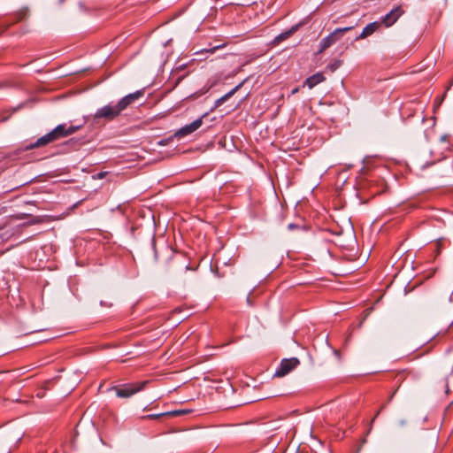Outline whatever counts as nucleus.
I'll return each instance as SVG.
<instances>
[{
  "instance_id": "nucleus-1",
  "label": "nucleus",
  "mask_w": 453,
  "mask_h": 453,
  "mask_svg": "<svg viewBox=\"0 0 453 453\" xmlns=\"http://www.w3.org/2000/svg\"><path fill=\"white\" fill-rule=\"evenodd\" d=\"M143 96V90H137L134 93L128 94L122 97L117 103H110L99 108L94 114V119H105L112 120L119 117L120 113L125 111L130 104H134L136 100Z\"/></svg>"
},
{
  "instance_id": "nucleus-2",
  "label": "nucleus",
  "mask_w": 453,
  "mask_h": 453,
  "mask_svg": "<svg viewBox=\"0 0 453 453\" xmlns=\"http://www.w3.org/2000/svg\"><path fill=\"white\" fill-rule=\"evenodd\" d=\"M80 129V126H67L66 124L58 125L53 130L40 137L35 142L30 144L28 149H35L45 146L61 138L67 137Z\"/></svg>"
},
{
  "instance_id": "nucleus-3",
  "label": "nucleus",
  "mask_w": 453,
  "mask_h": 453,
  "mask_svg": "<svg viewBox=\"0 0 453 453\" xmlns=\"http://www.w3.org/2000/svg\"><path fill=\"white\" fill-rule=\"evenodd\" d=\"M149 383L148 380H143L135 383H127L124 384L121 387H112L111 390H115L118 397L120 398H128L134 395V394L142 391L146 385Z\"/></svg>"
},
{
  "instance_id": "nucleus-4",
  "label": "nucleus",
  "mask_w": 453,
  "mask_h": 453,
  "mask_svg": "<svg viewBox=\"0 0 453 453\" xmlns=\"http://www.w3.org/2000/svg\"><path fill=\"white\" fill-rule=\"evenodd\" d=\"M352 28H353L352 27L336 28L329 35H327L326 37H325L321 40V42L319 43V52H323L325 50L331 47L337 41H339L345 33L349 32Z\"/></svg>"
},
{
  "instance_id": "nucleus-5",
  "label": "nucleus",
  "mask_w": 453,
  "mask_h": 453,
  "mask_svg": "<svg viewBox=\"0 0 453 453\" xmlns=\"http://www.w3.org/2000/svg\"><path fill=\"white\" fill-rule=\"evenodd\" d=\"M299 365V360L296 357L283 359L280 362V365L275 371V377H283L289 373L294 368H296Z\"/></svg>"
},
{
  "instance_id": "nucleus-6",
  "label": "nucleus",
  "mask_w": 453,
  "mask_h": 453,
  "mask_svg": "<svg viewBox=\"0 0 453 453\" xmlns=\"http://www.w3.org/2000/svg\"><path fill=\"white\" fill-rule=\"evenodd\" d=\"M202 118H199L194 120L192 123L186 125L180 128L179 130H177L174 134V136L177 137L178 139L185 137L196 131L202 126Z\"/></svg>"
},
{
  "instance_id": "nucleus-7",
  "label": "nucleus",
  "mask_w": 453,
  "mask_h": 453,
  "mask_svg": "<svg viewBox=\"0 0 453 453\" xmlns=\"http://www.w3.org/2000/svg\"><path fill=\"white\" fill-rule=\"evenodd\" d=\"M403 11L402 8L397 6L382 18V22L386 27H390L403 15Z\"/></svg>"
},
{
  "instance_id": "nucleus-8",
  "label": "nucleus",
  "mask_w": 453,
  "mask_h": 453,
  "mask_svg": "<svg viewBox=\"0 0 453 453\" xmlns=\"http://www.w3.org/2000/svg\"><path fill=\"white\" fill-rule=\"evenodd\" d=\"M380 27V23L375 21L369 23L365 27L362 33L356 38V40L365 39L372 35Z\"/></svg>"
},
{
  "instance_id": "nucleus-9",
  "label": "nucleus",
  "mask_w": 453,
  "mask_h": 453,
  "mask_svg": "<svg viewBox=\"0 0 453 453\" xmlns=\"http://www.w3.org/2000/svg\"><path fill=\"white\" fill-rule=\"evenodd\" d=\"M325 80V77L322 73H317L311 77L305 80L304 85H306L309 88H314L316 85L319 84Z\"/></svg>"
},
{
  "instance_id": "nucleus-10",
  "label": "nucleus",
  "mask_w": 453,
  "mask_h": 453,
  "mask_svg": "<svg viewBox=\"0 0 453 453\" xmlns=\"http://www.w3.org/2000/svg\"><path fill=\"white\" fill-rule=\"evenodd\" d=\"M242 84H243V82L238 84L232 90H230L228 93H226V95H224L221 97H219V99H217L215 101L214 107L218 108L220 105H222L226 101H227L232 96H234L240 89V88L242 86Z\"/></svg>"
},
{
  "instance_id": "nucleus-11",
  "label": "nucleus",
  "mask_w": 453,
  "mask_h": 453,
  "mask_svg": "<svg viewBox=\"0 0 453 453\" xmlns=\"http://www.w3.org/2000/svg\"><path fill=\"white\" fill-rule=\"evenodd\" d=\"M296 31V27H292L291 29L288 30V31H285L281 34H280L279 35H277L275 38H274V42L276 43H279L286 39H288L294 32Z\"/></svg>"
},
{
  "instance_id": "nucleus-12",
  "label": "nucleus",
  "mask_w": 453,
  "mask_h": 453,
  "mask_svg": "<svg viewBox=\"0 0 453 453\" xmlns=\"http://www.w3.org/2000/svg\"><path fill=\"white\" fill-rule=\"evenodd\" d=\"M440 142L441 144V150H449L451 148V142L449 140V135L443 134L440 137Z\"/></svg>"
},
{
  "instance_id": "nucleus-13",
  "label": "nucleus",
  "mask_w": 453,
  "mask_h": 453,
  "mask_svg": "<svg viewBox=\"0 0 453 453\" xmlns=\"http://www.w3.org/2000/svg\"><path fill=\"white\" fill-rule=\"evenodd\" d=\"M190 412V410H176L173 411H167V416H180L184 414H188Z\"/></svg>"
},
{
  "instance_id": "nucleus-14",
  "label": "nucleus",
  "mask_w": 453,
  "mask_h": 453,
  "mask_svg": "<svg viewBox=\"0 0 453 453\" xmlns=\"http://www.w3.org/2000/svg\"><path fill=\"white\" fill-rule=\"evenodd\" d=\"M341 65H342V60H334L333 63H331L330 65H328L327 68H328L331 72H334V71H335V70H337Z\"/></svg>"
},
{
  "instance_id": "nucleus-15",
  "label": "nucleus",
  "mask_w": 453,
  "mask_h": 453,
  "mask_svg": "<svg viewBox=\"0 0 453 453\" xmlns=\"http://www.w3.org/2000/svg\"><path fill=\"white\" fill-rule=\"evenodd\" d=\"M163 416H167L166 412L159 413V414H151V415L146 416L145 418H158L163 417Z\"/></svg>"
},
{
  "instance_id": "nucleus-16",
  "label": "nucleus",
  "mask_w": 453,
  "mask_h": 453,
  "mask_svg": "<svg viewBox=\"0 0 453 453\" xmlns=\"http://www.w3.org/2000/svg\"><path fill=\"white\" fill-rule=\"evenodd\" d=\"M42 222V219L41 217H35L29 224H39Z\"/></svg>"
},
{
  "instance_id": "nucleus-17",
  "label": "nucleus",
  "mask_w": 453,
  "mask_h": 453,
  "mask_svg": "<svg viewBox=\"0 0 453 453\" xmlns=\"http://www.w3.org/2000/svg\"><path fill=\"white\" fill-rule=\"evenodd\" d=\"M107 175V172H100L98 173H96V179L98 180H102L104 179L105 176Z\"/></svg>"
},
{
  "instance_id": "nucleus-18",
  "label": "nucleus",
  "mask_w": 453,
  "mask_h": 453,
  "mask_svg": "<svg viewBox=\"0 0 453 453\" xmlns=\"http://www.w3.org/2000/svg\"><path fill=\"white\" fill-rule=\"evenodd\" d=\"M296 227H297V226L293 223L288 224V228L290 230L295 229Z\"/></svg>"
},
{
  "instance_id": "nucleus-19",
  "label": "nucleus",
  "mask_w": 453,
  "mask_h": 453,
  "mask_svg": "<svg viewBox=\"0 0 453 453\" xmlns=\"http://www.w3.org/2000/svg\"><path fill=\"white\" fill-rule=\"evenodd\" d=\"M25 15H26V12L19 13V19H22Z\"/></svg>"
},
{
  "instance_id": "nucleus-20",
  "label": "nucleus",
  "mask_w": 453,
  "mask_h": 453,
  "mask_svg": "<svg viewBox=\"0 0 453 453\" xmlns=\"http://www.w3.org/2000/svg\"><path fill=\"white\" fill-rule=\"evenodd\" d=\"M334 355H335L336 357H339L340 354H339V351H338L337 349H334Z\"/></svg>"
},
{
  "instance_id": "nucleus-21",
  "label": "nucleus",
  "mask_w": 453,
  "mask_h": 453,
  "mask_svg": "<svg viewBox=\"0 0 453 453\" xmlns=\"http://www.w3.org/2000/svg\"><path fill=\"white\" fill-rule=\"evenodd\" d=\"M298 92V88H296L292 90V94H296Z\"/></svg>"
},
{
  "instance_id": "nucleus-22",
  "label": "nucleus",
  "mask_w": 453,
  "mask_h": 453,
  "mask_svg": "<svg viewBox=\"0 0 453 453\" xmlns=\"http://www.w3.org/2000/svg\"><path fill=\"white\" fill-rule=\"evenodd\" d=\"M379 415V411L376 413L375 417L372 419L371 423L372 424L374 422L375 418Z\"/></svg>"
},
{
  "instance_id": "nucleus-23",
  "label": "nucleus",
  "mask_w": 453,
  "mask_h": 453,
  "mask_svg": "<svg viewBox=\"0 0 453 453\" xmlns=\"http://www.w3.org/2000/svg\"><path fill=\"white\" fill-rule=\"evenodd\" d=\"M8 118H9V117H4V118H2L1 121H5V120H7V119H8Z\"/></svg>"
},
{
  "instance_id": "nucleus-24",
  "label": "nucleus",
  "mask_w": 453,
  "mask_h": 453,
  "mask_svg": "<svg viewBox=\"0 0 453 453\" xmlns=\"http://www.w3.org/2000/svg\"><path fill=\"white\" fill-rule=\"evenodd\" d=\"M61 2H64L65 0H60Z\"/></svg>"
}]
</instances>
